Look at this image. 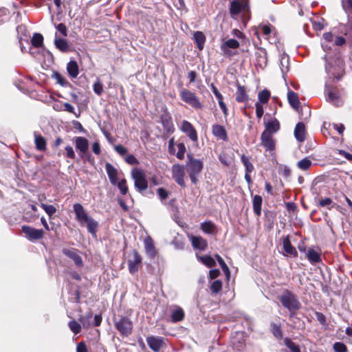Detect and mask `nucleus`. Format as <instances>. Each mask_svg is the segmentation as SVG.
Returning a JSON list of instances; mask_svg holds the SVG:
<instances>
[{"label": "nucleus", "mask_w": 352, "mask_h": 352, "mask_svg": "<svg viewBox=\"0 0 352 352\" xmlns=\"http://www.w3.org/2000/svg\"><path fill=\"white\" fill-rule=\"evenodd\" d=\"M73 207L76 220L81 226L86 225L88 232L93 236L96 237L98 223L88 215L87 211L80 204H75Z\"/></svg>", "instance_id": "1"}, {"label": "nucleus", "mask_w": 352, "mask_h": 352, "mask_svg": "<svg viewBox=\"0 0 352 352\" xmlns=\"http://www.w3.org/2000/svg\"><path fill=\"white\" fill-rule=\"evenodd\" d=\"M187 162L186 165V169L189 175V177L194 184H196L198 179L197 175L201 172L204 163L202 160L195 159L191 154L187 155Z\"/></svg>", "instance_id": "2"}, {"label": "nucleus", "mask_w": 352, "mask_h": 352, "mask_svg": "<svg viewBox=\"0 0 352 352\" xmlns=\"http://www.w3.org/2000/svg\"><path fill=\"white\" fill-rule=\"evenodd\" d=\"M283 306L290 312L294 313L300 308V302L297 296L293 293L286 291L278 296Z\"/></svg>", "instance_id": "3"}, {"label": "nucleus", "mask_w": 352, "mask_h": 352, "mask_svg": "<svg viewBox=\"0 0 352 352\" xmlns=\"http://www.w3.org/2000/svg\"><path fill=\"white\" fill-rule=\"evenodd\" d=\"M179 96L182 101L191 106L195 109H201L202 103L197 95L187 89H182L179 91Z\"/></svg>", "instance_id": "4"}, {"label": "nucleus", "mask_w": 352, "mask_h": 352, "mask_svg": "<svg viewBox=\"0 0 352 352\" xmlns=\"http://www.w3.org/2000/svg\"><path fill=\"white\" fill-rule=\"evenodd\" d=\"M131 177L134 180V186L138 192H142L147 189L148 182L146 179V175L144 171L138 168H135L131 170Z\"/></svg>", "instance_id": "5"}, {"label": "nucleus", "mask_w": 352, "mask_h": 352, "mask_svg": "<svg viewBox=\"0 0 352 352\" xmlns=\"http://www.w3.org/2000/svg\"><path fill=\"white\" fill-rule=\"evenodd\" d=\"M115 327L121 335L128 336L132 333L133 324L129 318L121 316L115 321Z\"/></svg>", "instance_id": "6"}, {"label": "nucleus", "mask_w": 352, "mask_h": 352, "mask_svg": "<svg viewBox=\"0 0 352 352\" xmlns=\"http://www.w3.org/2000/svg\"><path fill=\"white\" fill-rule=\"evenodd\" d=\"M142 261L141 255L134 250L128 260L129 271L131 274H133L139 270Z\"/></svg>", "instance_id": "7"}, {"label": "nucleus", "mask_w": 352, "mask_h": 352, "mask_svg": "<svg viewBox=\"0 0 352 352\" xmlns=\"http://www.w3.org/2000/svg\"><path fill=\"white\" fill-rule=\"evenodd\" d=\"M21 229L25 237L31 241L41 239L44 235V232L42 229H36L29 226H23Z\"/></svg>", "instance_id": "8"}, {"label": "nucleus", "mask_w": 352, "mask_h": 352, "mask_svg": "<svg viewBox=\"0 0 352 352\" xmlns=\"http://www.w3.org/2000/svg\"><path fill=\"white\" fill-rule=\"evenodd\" d=\"M185 167L180 164H174L172 166V177L179 186L184 187Z\"/></svg>", "instance_id": "9"}, {"label": "nucleus", "mask_w": 352, "mask_h": 352, "mask_svg": "<svg viewBox=\"0 0 352 352\" xmlns=\"http://www.w3.org/2000/svg\"><path fill=\"white\" fill-rule=\"evenodd\" d=\"M180 130L184 133L192 142H197L198 140L197 133L190 122L187 120H183L181 123Z\"/></svg>", "instance_id": "10"}, {"label": "nucleus", "mask_w": 352, "mask_h": 352, "mask_svg": "<svg viewBox=\"0 0 352 352\" xmlns=\"http://www.w3.org/2000/svg\"><path fill=\"white\" fill-rule=\"evenodd\" d=\"M76 148L79 151V155L83 158L89 149V141L84 137H75L73 139Z\"/></svg>", "instance_id": "11"}, {"label": "nucleus", "mask_w": 352, "mask_h": 352, "mask_svg": "<svg viewBox=\"0 0 352 352\" xmlns=\"http://www.w3.org/2000/svg\"><path fill=\"white\" fill-rule=\"evenodd\" d=\"M248 10L249 6L247 2L235 0L230 3V12L232 18H235V16L242 11Z\"/></svg>", "instance_id": "12"}, {"label": "nucleus", "mask_w": 352, "mask_h": 352, "mask_svg": "<svg viewBox=\"0 0 352 352\" xmlns=\"http://www.w3.org/2000/svg\"><path fill=\"white\" fill-rule=\"evenodd\" d=\"M239 47V43L238 41L234 38L228 39V41L223 42L221 45V50L223 52V54L226 56H231L232 55V52L230 50L231 49H237Z\"/></svg>", "instance_id": "13"}, {"label": "nucleus", "mask_w": 352, "mask_h": 352, "mask_svg": "<svg viewBox=\"0 0 352 352\" xmlns=\"http://www.w3.org/2000/svg\"><path fill=\"white\" fill-rule=\"evenodd\" d=\"M63 253L69 258L72 259L77 267L82 266V259L78 254L77 250L74 248H64L63 250Z\"/></svg>", "instance_id": "14"}, {"label": "nucleus", "mask_w": 352, "mask_h": 352, "mask_svg": "<svg viewBox=\"0 0 352 352\" xmlns=\"http://www.w3.org/2000/svg\"><path fill=\"white\" fill-rule=\"evenodd\" d=\"M146 342L154 352H160L164 344V339L161 337L151 336L146 338Z\"/></svg>", "instance_id": "15"}, {"label": "nucleus", "mask_w": 352, "mask_h": 352, "mask_svg": "<svg viewBox=\"0 0 352 352\" xmlns=\"http://www.w3.org/2000/svg\"><path fill=\"white\" fill-rule=\"evenodd\" d=\"M272 135L267 131H263L261 137L262 145L269 151H273L275 148V142Z\"/></svg>", "instance_id": "16"}, {"label": "nucleus", "mask_w": 352, "mask_h": 352, "mask_svg": "<svg viewBox=\"0 0 352 352\" xmlns=\"http://www.w3.org/2000/svg\"><path fill=\"white\" fill-rule=\"evenodd\" d=\"M283 247L287 256L296 257L298 252L296 248L292 245L288 236L283 238Z\"/></svg>", "instance_id": "17"}, {"label": "nucleus", "mask_w": 352, "mask_h": 352, "mask_svg": "<svg viewBox=\"0 0 352 352\" xmlns=\"http://www.w3.org/2000/svg\"><path fill=\"white\" fill-rule=\"evenodd\" d=\"M212 134L218 139L223 141H227L228 140L227 132L225 128L221 125L214 124L212 127Z\"/></svg>", "instance_id": "18"}, {"label": "nucleus", "mask_w": 352, "mask_h": 352, "mask_svg": "<svg viewBox=\"0 0 352 352\" xmlns=\"http://www.w3.org/2000/svg\"><path fill=\"white\" fill-rule=\"evenodd\" d=\"M105 169L110 182L112 185L116 186L118 181V170L117 169L110 163L105 164Z\"/></svg>", "instance_id": "19"}, {"label": "nucleus", "mask_w": 352, "mask_h": 352, "mask_svg": "<svg viewBox=\"0 0 352 352\" xmlns=\"http://www.w3.org/2000/svg\"><path fill=\"white\" fill-rule=\"evenodd\" d=\"M265 129L264 131H267L270 134L276 133L280 129V124L277 119L271 118L265 123Z\"/></svg>", "instance_id": "20"}, {"label": "nucleus", "mask_w": 352, "mask_h": 352, "mask_svg": "<svg viewBox=\"0 0 352 352\" xmlns=\"http://www.w3.org/2000/svg\"><path fill=\"white\" fill-rule=\"evenodd\" d=\"M190 239L195 249L204 250L207 248V241L201 236H191Z\"/></svg>", "instance_id": "21"}, {"label": "nucleus", "mask_w": 352, "mask_h": 352, "mask_svg": "<svg viewBox=\"0 0 352 352\" xmlns=\"http://www.w3.org/2000/svg\"><path fill=\"white\" fill-rule=\"evenodd\" d=\"M306 256L308 261L311 263H317L321 261V253L314 248H309Z\"/></svg>", "instance_id": "22"}, {"label": "nucleus", "mask_w": 352, "mask_h": 352, "mask_svg": "<svg viewBox=\"0 0 352 352\" xmlns=\"http://www.w3.org/2000/svg\"><path fill=\"white\" fill-rule=\"evenodd\" d=\"M294 135L299 142H302L305 139V126L302 122H298L294 129Z\"/></svg>", "instance_id": "23"}, {"label": "nucleus", "mask_w": 352, "mask_h": 352, "mask_svg": "<svg viewBox=\"0 0 352 352\" xmlns=\"http://www.w3.org/2000/svg\"><path fill=\"white\" fill-rule=\"evenodd\" d=\"M236 87L237 89L236 91V100L238 102H244L248 101L249 97L246 93L245 88L239 84H237Z\"/></svg>", "instance_id": "24"}, {"label": "nucleus", "mask_w": 352, "mask_h": 352, "mask_svg": "<svg viewBox=\"0 0 352 352\" xmlns=\"http://www.w3.org/2000/svg\"><path fill=\"white\" fill-rule=\"evenodd\" d=\"M34 144L36 148L39 151H44L46 149V140L41 135L34 132Z\"/></svg>", "instance_id": "25"}, {"label": "nucleus", "mask_w": 352, "mask_h": 352, "mask_svg": "<svg viewBox=\"0 0 352 352\" xmlns=\"http://www.w3.org/2000/svg\"><path fill=\"white\" fill-rule=\"evenodd\" d=\"M144 248L146 254L150 258L155 257L156 254L155 248L153 242V240L150 237H147L144 240Z\"/></svg>", "instance_id": "26"}, {"label": "nucleus", "mask_w": 352, "mask_h": 352, "mask_svg": "<svg viewBox=\"0 0 352 352\" xmlns=\"http://www.w3.org/2000/svg\"><path fill=\"white\" fill-rule=\"evenodd\" d=\"M170 317L173 322H180L184 318V311L181 307H175L172 310Z\"/></svg>", "instance_id": "27"}, {"label": "nucleus", "mask_w": 352, "mask_h": 352, "mask_svg": "<svg viewBox=\"0 0 352 352\" xmlns=\"http://www.w3.org/2000/svg\"><path fill=\"white\" fill-rule=\"evenodd\" d=\"M67 70L72 78H76L79 74V69L77 62L75 60H70L67 63Z\"/></svg>", "instance_id": "28"}, {"label": "nucleus", "mask_w": 352, "mask_h": 352, "mask_svg": "<svg viewBox=\"0 0 352 352\" xmlns=\"http://www.w3.org/2000/svg\"><path fill=\"white\" fill-rule=\"evenodd\" d=\"M287 99L290 105L296 110H297L300 106V101L298 94L293 91H289L287 93Z\"/></svg>", "instance_id": "29"}, {"label": "nucleus", "mask_w": 352, "mask_h": 352, "mask_svg": "<svg viewBox=\"0 0 352 352\" xmlns=\"http://www.w3.org/2000/svg\"><path fill=\"white\" fill-rule=\"evenodd\" d=\"M201 229L206 234H213L216 232V226L212 221H204L201 223Z\"/></svg>", "instance_id": "30"}, {"label": "nucleus", "mask_w": 352, "mask_h": 352, "mask_svg": "<svg viewBox=\"0 0 352 352\" xmlns=\"http://www.w3.org/2000/svg\"><path fill=\"white\" fill-rule=\"evenodd\" d=\"M54 44L59 50L61 52H67L69 45L67 41L64 38H60L57 37V34L55 35Z\"/></svg>", "instance_id": "31"}, {"label": "nucleus", "mask_w": 352, "mask_h": 352, "mask_svg": "<svg viewBox=\"0 0 352 352\" xmlns=\"http://www.w3.org/2000/svg\"><path fill=\"white\" fill-rule=\"evenodd\" d=\"M194 39L199 50H201L204 48L206 41V36L203 32L197 31L194 34Z\"/></svg>", "instance_id": "32"}, {"label": "nucleus", "mask_w": 352, "mask_h": 352, "mask_svg": "<svg viewBox=\"0 0 352 352\" xmlns=\"http://www.w3.org/2000/svg\"><path fill=\"white\" fill-rule=\"evenodd\" d=\"M262 197L260 195H255L253 197V210L254 213L259 216L261 213V206H262Z\"/></svg>", "instance_id": "33"}, {"label": "nucleus", "mask_w": 352, "mask_h": 352, "mask_svg": "<svg viewBox=\"0 0 352 352\" xmlns=\"http://www.w3.org/2000/svg\"><path fill=\"white\" fill-rule=\"evenodd\" d=\"M327 100L336 106H339V95L336 90L331 89L328 92Z\"/></svg>", "instance_id": "34"}, {"label": "nucleus", "mask_w": 352, "mask_h": 352, "mask_svg": "<svg viewBox=\"0 0 352 352\" xmlns=\"http://www.w3.org/2000/svg\"><path fill=\"white\" fill-rule=\"evenodd\" d=\"M199 261L208 267L215 266L216 262L213 258L210 256H197Z\"/></svg>", "instance_id": "35"}, {"label": "nucleus", "mask_w": 352, "mask_h": 352, "mask_svg": "<svg viewBox=\"0 0 352 352\" xmlns=\"http://www.w3.org/2000/svg\"><path fill=\"white\" fill-rule=\"evenodd\" d=\"M270 98V92L267 89H264L258 93V102L261 104H266L268 102Z\"/></svg>", "instance_id": "36"}, {"label": "nucleus", "mask_w": 352, "mask_h": 352, "mask_svg": "<svg viewBox=\"0 0 352 352\" xmlns=\"http://www.w3.org/2000/svg\"><path fill=\"white\" fill-rule=\"evenodd\" d=\"M311 164V161L307 157H305L297 163V166L302 170H307L310 168Z\"/></svg>", "instance_id": "37"}, {"label": "nucleus", "mask_w": 352, "mask_h": 352, "mask_svg": "<svg viewBox=\"0 0 352 352\" xmlns=\"http://www.w3.org/2000/svg\"><path fill=\"white\" fill-rule=\"evenodd\" d=\"M31 41L34 47H41L43 45V37L41 34L35 33L34 34Z\"/></svg>", "instance_id": "38"}, {"label": "nucleus", "mask_w": 352, "mask_h": 352, "mask_svg": "<svg viewBox=\"0 0 352 352\" xmlns=\"http://www.w3.org/2000/svg\"><path fill=\"white\" fill-rule=\"evenodd\" d=\"M241 162L245 168V173H250L254 170L253 164L249 161L248 158L242 155L241 157Z\"/></svg>", "instance_id": "39"}, {"label": "nucleus", "mask_w": 352, "mask_h": 352, "mask_svg": "<svg viewBox=\"0 0 352 352\" xmlns=\"http://www.w3.org/2000/svg\"><path fill=\"white\" fill-rule=\"evenodd\" d=\"M215 257L218 263H219L223 272L225 273L227 278H229L230 275V270L227 265L226 264V263L224 262L223 259L219 254H216Z\"/></svg>", "instance_id": "40"}, {"label": "nucleus", "mask_w": 352, "mask_h": 352, "mask_svg": "<svg viewBox=\"0 0 352 352\" xmlns=\"http://www.w3.org/2000/svg\"><path fill=\"white\" fill-rule=\"evenodd\" d=\"M210 290L213 294L219 293L222 289V282L219 280H214L210 285Z\"/></svg>", "instance_id": "41"}, {"label": "nucleus", "mask_w": 352, "mask_h": 352, "mask_svg": "<svg viewBox=\"0 0 352 352\" xmlns=\"http://www.w3.org/2000/svg\"><path fill=\"white\" fill-rule=\"evenodd\" d=\"M285 344L287 348L290 349L292 352H300V349L298 345L292 342L289 338H285L284 340Z\"/></svg>", "instance_id": "42"}, {"label": "nucleus", "mask_w": 352, "mask_h": 352, "mask_svg": "<svg viewBox=\"0 0 352 352\" xmlns=\"http://www.w3.org/2000/svg\"><path fill=\"white\" fill-rule=\"evenodd\" d=\"M280 69L282 73L284 74L289 70V57L284 56H282L280 60Z\"/></svg>", "instance_id": "43"}, {"label": "nucleus", "mask_w": 352, "mask_h": 352, "mask_svg": "<svg viewBox=\"0 0 352 352\" xmlns=\"http://www.w3.org/2000/svg\"><path fill=\"white\" fill-rule=\"evenodd\" d=\"M69 328L75 334H78L81 331L80 324L75 320H72L68 323Z\"/></svg>", "instance_id": "44"}, {"label": "nucleus", "mask_w": 352, "mask_h": 352, "mask_svg": "<svg viewBox=\"0 0 352 352\" xmlns=\"http://www.w3.org/2000/svg\"><path fill=\"white\" fill-rule=\"evenodd\" d=\"M162 124L165 130L168 132L171 131L173 129V124L171 122V119L170 117H162Z\"/></svg>", "instance_id": "45"}, {"label": "nucleus", "mask_w": 352, "mask_h": 352, "mask_svg": "<svg viewBox=\"0 0 352 352\" xmlns=\"http://www.w3.org/2000/svg\"><path fill=\"white\" fill-rule=\"evenodd\" d=\"M41 208L48 214L50 218L56 212V208L52 205H47L45 204H41Z\"/></svg>", "instance_id": "46"}, {"label": "nucleus", "mask_w": 352, "mask_h": 352, "mask_svg": "<svg viewBox=\"0 0 352 352\" xmlns=\"http://www.w3.org/2000/svg\"><path fill=\"white\" fill-rule=\"evenodd\" d=\"M116 185L118 186L122 195H125L128 192V187L126 186V179H122L119 182L117 181Z\"/></svg>", "instance_id": "47"}, {"label": "nucleus", "mask_w": 352, "mask_h": 352, "mask_svg": "<svg viewBox=\"0 0 352 352\" xmlns=\"http://www.w3.org/2000/svg\"><path fill=\"white\" fill-rule=\"evenodd\" d=\"M93 89L96 94L98 96L102 95L103 92V85L100 80L98 79L93 85Z\"/></svg>", "instance_id": "48"}, {"label": "nucleus", "mask_w": 352, "mask_h": 352, "mask_svg": "<svg viewBox=\"0 0 352 352\" xmlns=\"http://www.w3.org/2000/svg\"><path fill=\"white\" fill-rule=\"evenodd\" d=\"M333 349L335 352H348L346 346L340 342H335L333 345Z\"/></svg>", "instance_id": "49"}, {"label": "nucleus", "mask_w": 352, "mask_h": 352, "mask_svg": "<svg viewBox=\"0 0 352 352\" xmlns=\"http://www.w3.org/2000/svg\"><path fill=\"white\" fill-rule=\"evenodd\" d=\"M177 147L178 151L176 154V156L179 160H183L184 158V154L186 153V146L184 143H179L177 144Z\"/></svg>", "instance_id": "50"}, {"label": "nucleus", "mask_w": 352, "mask_h": 352, "mask_svg": "<svg viewBox=\"0 0 352 352\" xmlns=\"http://www.w3.org/2000/svg\"><path fill=\"white\" fill-rule=\"evenodd\" d=\"M157 194L161 199L162 202H164V201L166 200L169 195V192L163 188H159L157 190Z\"/></svg>", "instance_id": "51"}, {"label": "nucleus", "mask_w": 352, "mask_h": 352, "mask_svg": "<svg viewBox=\"0 0 352 352\" xmlns=\"http://www.w3.org/2000/svg\"><path fill=\"white\" fill-rule=\"evenodd\" d=\"M272 332L273 335L277 338H282L283 334H282V331H281L280 327L276 324H272Z\"/></svg>", "instance_id": "52"}, {"label": "nucleus", "mask_w": 352, "mask_h": 352, "mask_svg": "<svg viewBox=\"0 0 352 352\" xmlns=\"http://www.w3.org/2000/svg\"><path fill=\"white\" fill-rule=\"evenodd\" d=\"M342 6L346 13L352 10V0H342Z\"/></svg>", "instance_id": "53"}, {"label": "nucleus", "mask_w": 352, "mask_h": 352, "mask_svg": "<svg viewBox=\"0 0 352 352\" xmlns=\"http://www.w3.org/2000/svg\"><path fill=\"white\" fill-rule=\"evenodd\" d=\"M63 111H67V112H69L72 113H74L76 118L79 117V115H76L75 113V111H74L75 109L71 104L65 102V103H63Z\"/></svg>", "instance_id": "54"}, {"label": "nucleus", "mask_w": 352, "mask_h": 352, "mask_svg": "<svg viewBox=\"0 0 352 352\" xmlns=\"http://www.w3.org/2000/svg\"><path fill=\"white\" fill-rule=\"evenodd\" d=\"M66 157L74 160L76 158V154L73 148L71 146H67L65 147Z\"/></svg>", "instance_id": "55"}, {"label": "nucleus", "mask_w": 352, "mask_h": 352, "mask_svg": "<svg viewBox=\"0 0 352 352\" xmlns=\"http://www.w3.org/2000/svg\"><path fill=\"white\" fill-rule=\"evenodd\" d=\"M57 30L63 36H67V29L65 24L59 23L56 26Z\"/></svg>", "instance_id": "56"}, {"label": "nucleus", "mask_w": 352, "mask_h": 352, "mask_svg": "<svg viewBox=\"0 0 352 352\" xmlns=\"http://www.w3.org/2000/svg\"><path fill=\"white\" fill-rule=\"evenodd\" d=\"M125 161L131 165H135L139 164V161L133 155H127L125 158Z\"/></svg>", "instance_id": "57"}, {"label": "nucleus", "mask_w": 352, "mask_h": 352, "mask_svg": "<svg viewBox=\"0 0 352 352\" xmlns=\"http://www.w3.org/2000/svg\"><path fill=\"white\" fill-rule=\"evenodd\" d=\"M114 149L118 154L122 156L124 155L128 152L127 148L120 144L115 146Z\"/></svg>", "instance_id": "58"}, {"label": "nucleus", "mask_w": 352, "mask_h": 352, "mask_svg": "<svg viewBox=\"0 0 352 352\" xmlns=\"http://www.w3.org/2000/svg\"><path fill=\"white\" fill-rule=\"evenodd\" d=\"M256 114L258 118H261L263 115V108L259 102H256Z\"/></svg>", "instance_id": "59"}, {"label": "nucleus", "mask_w": 352, "mask_h": 352, "mask_svg": "<svg viewBox=\"0 0 352 352\" xmlns=\"http://www.w3.org/2000/svg\"><path fill=\"white\" fill-rule=\"evenodd\" d=\"M76 352H88L87 347L85 342H80L77 344Z\"/></svg>", "instance_id": "60"}, {"label": "nucleus", "mask_w": 352, "mask_h": 352, "mask_svg": "<svg viewBox=\"0 0 352 352\" xmlns=\"http://www.w3.org/2000/svg\"><path fill=\"white\" fill-rule=\"evenodd\" d=\"M332 203V200L331 198L326 197L324 199H322L319 201V205L322 207L329 206Z\"/></svg>", "instance_id": "61"}, {"label": "nucleus", "mask_w": 352, "mask_h": 352, "mask_svg": "<svg viewBox=\"0 0 352 352\" xmlns=\"http://www.w3.org/2000/svg\"><path fill=\"white\" fill-rule=\"evenodd\" d=\"M211 89H212V93L214 94L215 97L217 98L218 101L219 100L223 99L222 94L218 91L217 88L213 84L211 85Z\"/></svg>", "instance_id": "62"}, {"label": "nucleus", "mask_w": 352, "mask_h": 352, "mask_svg": "<svg viewBox=\"0 0 352 352\" xmlns=\"http://www.w3.org/2000/svg\"><path fill=\"white\" fill-rule=\"evenodd\" d=\"M218 102H219V105L221 109L223 111V113L224 116L227 117V116L228 114V109H227V107H226V104L223 102V99L219 100L218 101Z\"/></svg>", "instance_id": "63"}, {"label": "nucleus", "mask_w": 352, "mask_h": 352, "mask_svg": "<svg viewBox=\"0 0 352 352\" xmlns=\"http://www.w3.org/2000/svg\"><path fill=\"white\" fill-rule=\"evenodd\" d=\"M92 151L96 155H100L101 150H100V146L99 142H95L92 144Z\"/></svg>", "instance_id": "64"}]
</instances>
